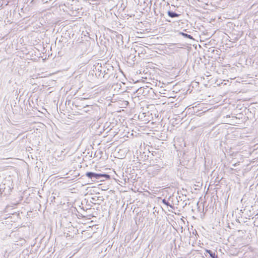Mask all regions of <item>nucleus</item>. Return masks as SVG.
<instances>
[{"label":"nucleus","instance_id":"nucleus-1","mask_svg":"<svg viewBox=\"0 0 258 258\" xmlns=\"http://www.w3.org/2000/svg\"><path fill=\"white\" fill-rule=\"evenodd\" d=\"M95 163V162H92L90 164L91 171L86 172V176L92 182H99L104 181L105 179H110V175L104 171L111 169L105 168V166H99L98 165V162H97L96 164Z\"/></svg>","mask_w":258,"mask_h":258},{"label":"nucleus","instance_id":"nucleus-2","mask_svg":"<svg viewBox=\"0 0 258 258\" xmlns=\"http://www.w3.org/2000/svg\"><path fill=\"white\" fill-rule=\"evenodd\" d=\"M101 69L98 72V76L103 78L104 81H106L110 78H114L115 77L116 73L113 66L108 64L103 67L100 65L99 67Z\"/></svg>","mask_w":258,"mask_h":258},{"label":"nucleus","instance_id":"nucleus-3","mask_svg":"<svg viewBox=\"0 0 258 258\" xmlns=\"http://www.w3.org/2000/svg\"><path fill=\"white\" fill-rule=\"evenodd\" d=\"M240 162H235L234 164L230 165V162H225L224 167L225 172H227L231 174H236L240 171L244 167V166L240 165Z\"/></svg>","mask_w":258,"mask_h":258},{"label":"nucleus","instance_id":"nucleus-4","mask_svg":"<svg viewBox=\"0 0 258 258\" xmlns=\"http://www.w3.org/2000/svg\"><path fill=\"white\" fill-rule=\"evenodd\" d=\"M13 188L3 182L0 184V197H5L10 194Z\"/></svg>","mask_w":258,"mask_h":258},{"label":"nucleus","instance_id":"nucleus-5","mask_svg":"<svg viewBox=\"0 0 258 258\" xmlns=\"http://www.w3.org/2000/svg\"><path fill=\"white\" fill-rule=\"evenodd\" d=\"M142 162H135V165L131 164L129 168H128V165H127L126 168H124V166L123 168V170L124 169L125 172L127 173L128 172V170L129 169V172L132 173V170H140L141 169V164Z\"/></svg>","mask_w":258,"mask_h":258},{"label":"nucleus","instance_id":"nucleus-6","mask_svg":"<svg viewBox=\"0 0 258 258\" xmlns=\"http://www.w3.org/2000/svg\"><path fill=\"white\" fill-rule=\"evenodd\" d=\"M143 166L144 165H142L143 167ZM163 167V166L161 167L160 165H159L158 164H154L153 165H148L147 167V166H145V167H144V168H147L148 171H152L153 172L158 171L159 170H160L161 168Z\"/></svg>","mask_w":258,"mask_h":258},{"label":"nucleus","instance_id":"nucleus-7","mask_svg":"<svg viewBox=\"0 0 258 258\" xmlns=\"http://www.w3.org/2000/svg\"><path fill=\"white\" fill-rule=\"evenodd\" d=\"M2 182L5 184L8 185L9 186H11L12 188H14L13 184V176L11 175L7 176L3 180Z\"/></svg>","mask_w":258,"mask_h":258},{"label":"nucleus","instance_id":"nucleus-8","mask_svg":"<svg viewBox=\"0 0 258 258\" xmlns=\"http://www.w3.org/2000/svg\"><path fill=\"white\" fill-rule=\"evenodd\" d=\"M205 255L207 258H218L216 251L210 249H205Z\"/></svg>","mask_w":258,"mask_h":258},{"label":"nucleus","instance_id":"nucleus-9","mask_svg":"<svg viewBox=\"0 0 258 258\" xmlns=\"http://www.w3.org/2000/svg\"><path fill=\"white\" fill-rule=\"evenodd\" d=\"M35 168H38V172H45L47 170V167L43 165V162H36Z\"/></svg>","mask_w":258,"mask_h":258},{"label":"nucleus","instance_id":"nucleus-10","mask_svg":"<svg viewBox=\"0 0 258 258\" xmlns=\"http://www.w3.org/2000/svg\"><path fill=\"white\" fill-rule=\"evenodd\" d=\"M252 167L253 165H251L250 163L247 164L246 166H244V167L242 169V172L245 173L249 171Z\"/></svg>","mask_w":258,"mask_h":258},{"label":"nucleus","instance_id":"nucleus-11","mask_svg":"<svg viewBox=\"0 0 258 258\" xmlns=\"http://www.w3.org/2000/svg\"><path fill=\"white\" fill-rule=\"evenodd\" d=\"M167 14H168V15L171 17V18H176V17H178L180 15L174 12H173V11H168V12H167Z\"/></svg>","mask_w":258,"mask_h":258},{"label":"nucleus","instance_id":"nucleus-12","mask_svg":"<svg viewBox=\"0 0 258 258\" xmlns=\"http://www.w3.org/2000/svg\"><path fill=\"white\" fill-rule=\"evenodd\" d=\"M9 2L8 0H1L0 1V8H4V6H7L9 4Z\"/></svg>","mask_w":258,"mask_h":258},{"label":"nucleus","instance_id":"nucleus-13","mask_svg":"<svg viewBox=\"0 0 258 258\" xmlns=\"http://www.w3.org/2000/svg\"><path fill=\"white\" fill-rule=\"evenodd\" d=\"M179 34H180V35H181L182 36H183L184 38H189L190 39H194V38H193L192 36H191L190 35L188 34L187 33H184V32H180Z\"/></svg>","mask_w":258,"mask_h":258},{"label":"nucleus","instance_id":"nucleus-14","mask_svg":"<svg viewBox=\"0 0 258 258\" xmlns=\"http://www.w3.org/2000/svg\"><path fill=\"white\" fill-rule=\"evenodd\" d=\"M186 162H180V164L181 166H184L185 168H188V167L186 166H187V164L186 163Z\"/></svg>","mask_w":258,"mask_h":258},{"label":"nucleus","instance_id":"nucleus-15","mask_svg":"<svg viewBox=\"0 0 258 258\" xmlns=\"http://www.w3.org/2000/svg\"><path fill=\"white\" fill-rule=\"evenodd\" d=\"M99 67H100V66H97V67L96 68V69L97 68L98 69V72H97V73H96V75H97V74H98V75L99 74L98 72H99V71H100V69H100V68Z\"/></svg>","mask_w":258,"mask_h":258},{"label":"nucleus","instance_id":"nucleus-16","mask_svg":"<svg viewBox=\"0 0 258 258\" xmlns=\"http://www.w3.org/2000/svg\"><path fill=\"white\" fill-rule=\"evenodd\" d=\"M92 199L94 201H97V200H99V198H98V197H97H97H95V198H92Z\"/></svg>","mask_w":258,"mask_h":258},{"label":"nucleus","instance_id":"nucleus-17","mask_svg":"<svg viewBox=\"0 0 258 258\" xmlns=\"http://www.w3.org/2000/svg\"><path fill=\"white\" fill-rule=\"evenodd\" d=\"M143 90L142 88H140L138 90V91L139 92V93H141L142 92V91Z\"/></svg>","mask_w":258,"mask_h":258},{"label":"nucleus","instance_id":"nucleus-18","mask_svg":"<svg viewBox=\"0 0 258 258\" xmlns=\"http://www.w3.org/2000/svg\"><path fill=\"white\" fill-rule=\"evenodd\" d=\"M79 175V173H77V174L75 175V176H77Z\"/></svg>","mask_w":258,"mask_h":258},{"label":"nucleus","instance_id":"nucleus-19","mask_svg":"<svg viewBox=\"0 0 258 258\" xmlns=\"http://www.w3.org/2000/svg\"><path fill=\"white\" fill-rule=\"evenodd\" d=\"M85 112H87V109H85V110H84Z\"/></svg>","mask_w":258,"mask_h":258},{"label":"nucleus","instance_id":"nucleus-20","mask_svg":"<svg viewBox=\"0 0 258 258\" xmlns=\"http://www.w3.org/2000/svg\"><path fill=\"white\" fill-rule=\"evenodd\" d=\"M85 112H87V109H85V110H84Z\"/></svg>","mask_w":258,"mask_h":258},{"label":"nucleus","instance_id":"nucleus-21","mask_svg":"<svg viewBox=\"0 0 258 258\" xmlns=\"http://www.w3.org/2000/svg\"><path fill=\"white\" fill-rule=\"evenodd\" d=\"M88 107V106H85V107H84V108H86V107Z\"/></svg>","mask_w":258,"mask_h":258}]
</instances>
